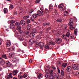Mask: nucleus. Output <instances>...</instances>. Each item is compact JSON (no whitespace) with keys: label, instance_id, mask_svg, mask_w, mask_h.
<instances>
[{"label":"nucleus","instance_id":"79ce46f5","mask_svg":"<svg viewBox=\"0 0 79 79\" xmlns=\"http://www.w3.org/2000/svg\"><path fill=\"white\" fill-rule=\"evenodd\" d=\"M21 27L19 26L18 27H17V30L19 31L21 29Z\"/></svg>","mask_w":79,"mask_h":79},{"label":"nucleus","instance_id":"49530a36","mask_svg":"<svg viewBox=\"0 0 79 79\" xmlns=\"http://www.w3.org/2000/svg\"><path fill=\"white\" fill-rule=\"evenodd\" d=\"M67 65V64L66 63H64L62 65V66L64 67H65Z\"/></svg>","mask_w":79,"mask_h":79},{"label":"nucleus","instance_id":"393cba45","mask_svg":"<svg viewBox=\"0 0 79 79\" xmlns=\"http://www.w3.org/2000/svg\"><path fill=\"white\" fill-rule=\"evenodd\" d=\"M10 25V26L9 28H13L15 27V25L13 23H11Z\"/></svg>","mask_w":79,"mask_h":79},{"label":"nucleus","instance_id":"ddd939ff","mask_svg":"<svg viewBox=\"0 0 79 79\" xmlns=\"http://www.w3.org/2000/svg\"><path fill=\"white\" fill-rule=\"evenodd\" d=\"M72 70V68L70 66H69L67 68V71L68 72H70Z\"/></svg>","mask_w":79,"mask_h":79},{"label":"nucleus","instance_id":"a18cd8bd","mask_svg":"<svg viewBox=\"0 0 79 79\" xmlns=\"http://www.w3.org/2000/svg\"><path fill=\"white\" fill-rule=\"evenodd\" d=\"M13 60L15 61H17V58L16 57H14L13 58Z\"/></svg>","mask_w":79,"mask_h":79},{"label":"nucleus","instance_id":"864d4df0","mask_svg":"<svg viewBox=\"0 0 79 79\" xmlns=\"http://www.w3.org/2000/svg\"><path fill=\"white\" fill-rule=\"evenodd\" d=\"M40 0H36V1H35V2L36 3H38L40 2Z\"/></svg>","mask_w":79,"mask_h":79},{"label":"nucleus","instance_id":"052dcab7","mask_svg":"<svg viewBox=\"0 0 79 79\" xmlns=\"http://www.w3.org/2000/svg\"><path fill=\"white\" fill-rule=\"evenodd\" d=\"M54 12L55 13H57V10L56 9H55L54 10Z\"/></svg>","mask_w":79,"mask_h":79},{"label":"nucleus","instance_id":"0eeeda50","mask_svg":"<svg viewBox=\"0 0 79 79\" xmlns=\"http://www.w3.org/2000/svg\"><path fill=\"white\" fill-rule=\"evenodd\" d=\"M4 66L10 67L11 66V63L9 61H7L5 62Z\"/></svg>","mask_w":79,"mask_h":79},{"label":"nucleus","instance_id":"ea45409f","mask_svg":"<svg viewBox=\"0 0 79 79\" xmlns=\"http://www.w3.org/2000/svg\"><path fill=\"white\" fill-rule=\"evenodd\" d=\"M77 29H75L74 31V34H75V35H77Z\"/></svg>","mask_w":79,"mask_h":79},{"label":"nucleus","instance_id":"c9c22d12","mask_svg":"<svg viewBox=\"0 0 79 79\" xmlns=\"http://www.w3.org/2000/svg\"><path fill=\"white\" fill-rule=\"evenodd\" d=\"M34 11V10L33 9H31L28 12L29 14L32 13V12H33Z\"/></svg>","mask_w":79,"mask_h":79},{"label":"nucleus","instance_id":"dca6fc26","mask_svg":"<svg viewBox=\"0 0 79 79\" xmlns=\"http://www.w3.org/2000/svg\"><path fill=\"white\" fill-rule=\"evenodd\" d=\"M43 77V75L41 73H40L38 75V79H40Z\"/></svg>","mask_w":79,"mask_h":79},{"label":"nucleus","instance_id":"aec40b11","mask_svg":"<svg viewBox=\"0 0 79 79\" xmlns=\"http://www.w3.org/2000/svg\"><path fill=\"white\" fill-rule=\"evenodd\" d=\"M22 73L21 72L18 75V77L20 79L22 78L23 77V76L21 75V74Z\"/></svg>","mask_w":79,"mask_h":79},{"label":"nucleus","instance_id":"9b49d317","mask_svg":"<svg viewBox=\"0 0 79 79\" xmlns=\"http://www.w3.org/2000/svg\"><path fill=\"white\" fill-rule=\"evenodd\" d=\"M20 24L23 26L25 25L26 24V22L24 20H22L20 22Z\"/></svg>","mask_w":79,"mask_h":79},{"label":"nucleus","instance_id":"f8f14e48","mask_svg":"<svg viewBox=\"0 0 79 79\" xmlns=\"http://www.w3.org/2000/svg\"><path fill=\"white\" fill-rule=\"evenodd\" d=\"M29 33H30V32L27 30H26L25 31V33L26 34V35L27 38V36H29Z\"/></svg>","mask_w":79,"mask_h":79},{"label":"nucleus","instance_id":"4468645a","mask_svg":"<svg viewBox=\"0 0 79 79\" xmlns=\"http://www.w3.org/2000/svg\"><path fill=\"white\" fill-rule=\"evenodd\" d=\"M77 66L76 65V64H72V68L74 70H75L77 69Z\"/></svg>","mask_w":79,"mask_h":79},{"label":"nucleus","instance_id":"a19ab883","mask_svg":"<svg viewBox=\"0 0 79 79\" xmlns=\"http://www.w3.org/2000/svg\"><path fill=\"white\" fill-rule=\"evenodd\" d=\"M61 75L63 77L64 76V72H63V70H61Z\"/></svg>","mask_w":79,"mask_h":79},{"label":"nucleus","instance_id":"c03bdc74","mask_svg":"<svg viewBox=\"0 0 79 79\" xmlns=\"http://www.w3.org/2000/svg\"><path fill=\"white\" fill-rule=\"evenodd\" d=\"M74 20L73 19L71 18L69 19V21L70 22H72Z\"/></svg>","mask_w":79,"mask_h":79},{"label":"nucleus","instance_id":"39448f33","mask_svg":"<svg viewBox=\"0 0 79 79\" xmlns=\"http://www.w3.org/2000/svg\"><path fill=\"white\" fill-rule=\"evenodd\" d=\"M6 62L2 58H0V64L2 66H5V64Z\"/></svg>","mask_w":79,"mask_h":79},{"label":"nucleus","instance_id":"69168bd1","mask_svg":"<svg viewBox=\"0 0 79 79\" xmlns=\"http://www.w3.org/2000/svg\"><path fill=\"white\" fill-rule=\"evenodd\" d=\"M29 17V16H27L26 17H25L24 18L26 19H27Z\"/></svg>","mask_w":79,"mask_h":79},{"label":"nucleus","instance_id":"9d476101","mask_svg":"<svg viewBox=\"0 0 79 79\" xmlns=\"http://www.w3.org/2000/svg\"><path fill=\"white\" fill-rule=\"evenodd\" d=\"M35 34L32 32V33H31L30 34H29V35L28 36H27V38H29V37H34Z\"/></svg>","mask_w":79,"mask_h":79},{"label":"nucleus","instance_id":"1a4fd4ad","mask_svg":"<svg viewBox=\"0 0 79 79\" xmlns=\"http://www.w3.org/2000/svg\"><path fill=\"white\" fill-rule=\"evenodd\" d=\"M15 54L14 52H10L9 53V57L11 59L13 58L15 56Z\"/></svg>","mask_w":79,"mask_h":79},{"label":"nucleus","instance_id":"603ef678","mask_svg":"<svg viewBox=\"0 0 79 79\" xmlns=\"http://www.w3.org/2000/svg\"><path fill=\"white\" fill-rule=\"evenodd\" d=\"M56 37H60V34L58 33H56Z\"/></svg>","mask_w":79,"mask_h":79},{"label":"nucleus","instance_id":"3c124183","mask_svg":"<svg viewBox=\"0 0 79 79\" xmlns=\"http://www.w3.org/2000/svg\"><path fill=\"white\" fill-rule=\"evenodd\" d=\"M56 21L58 22H61V21H62V19H57L56 20Z\"/></svg>","mask_w":79,"mask_h":79},{"label":"nucleus","instance_id":"2eb2a0df","mask_svg":"<svg viewBox=\"0 0 79 79\" xmlns=\"http://www.w3.org/2000/svg\"><path fill=\"white\" fill-rule=\"evenodd\" d=\"M29 42H31L30 44L31 45L33 44L34 43V40L32 39L30 40H29Z\"/></svg>","mask_w":79,"mask_h":79},{"label":"nucleus","instance_id":"412c9836","mask_svg":"<svg viewBox=\"0 0 79 79\" xmlns=\"http://www.w3.org/2000/svg\"><path fill=\"white\" fill-rule=\"evenodd\" d=\"M50 23H43V25L44 27L46 26H48L50 25Z\"/></svg>","mask_w":79,"mask_h":79},{"label":"nucleus","instance_id":"20e7f679","mask_svg":"<svg viewBox=\"0 0 79 79\" xmlns=\"http://www.w3.org/2000/svg\"><path fill=\"white\" fill-rule=\"evenodd\" d=\"M45 76L46 78H49V79H53L54 78V76L51 75H50L48 73H46Z\"/></svg>","mask_w":79,"mask_h":79},{"label":"nucleus","instance_id":"a878e982","mask_svg":"<svg viewBox=\"0 0 79 79\" xmlns=\"http://www.w3.org/2000/svg\"><path fill=\"white\" fill-rule=\"evenodd\" d=\"M66 35H62V37L65 40H67V39L66 37Z\"/></svg>","mask_w":79,"mask_h":79},{"label":"nucleus","instance_id":"f3484780","mask_svg":"<svg viewBox=\"0 0 79 79\" xmlns=\"http://www.w3.org/2000/svg\"><path fill=\"white\" fill-rule=\"evenodd\" d=\"M32 18L34 19H36L37 17V15L36 14H33L32 15Z\"/></svg>","mask_w":79,"mask_h":79},{"label":"nucleus","instance_id":"473e14b6","mask_svg":"<svg viewBox=\"0 0 79 79\" xmlns=\"http://www.w3.org/2000/svg\"><path fill=\"white\" fill-rule=\"evenodd\" d=\"M49 10L53 9V6L52 4H50L49 6Z\"/></svg>","mask_w":79,"mask_h":79},{"label":"nucleus","instance_id":"c756f323","mask_svg":"<svg viewBox=\"0 0 79 79\" xmlns=\"http://www.w3.org/2000/svg\"><path fill=\"white\" fill-rule=\"evenodd\" d=\"M45 11H44V13L47 14L49 12V10L45 8Z\"/></svg>","mask_w":79,"mask_h":79},{"label":"nucleus","instance_id":"4d7b16f0","mask_svg":"<svg viewBox=\"0 0 79 79\" xmlns=\"http://www.w3.org/2000/svg\"><path fill=\"white\" fill-rule=\"evenodd\" d=\"M56 77L57 79H58L60 78V76L59 74L56 75Z\"/></svg>","mask_w":79,"mask_h":79},{"label":"nucleus","instance_id":"5fc2aeb1","mask_svg":"<svg viewBox=\"0 0 79 79\" xmlns=\"http://www.w3.org/2000/svg\"><path fill=\"white\" fill-rule=\"evenodd\" d=\"M77 70H79V65L78 64L77 65Z\"/></svg>","mask_w":79,"mask_h":79},{"label":"nucleus","instance_id":"6e6d98bb","mask_svg":"<svg viewBox=\"0 0 79 79\" xmlns=\"http://www.w3.org/2000/svg\"><path fill=\"white\" fill-rule=\"evenodd\" d=\"M19 32L20 34H23L24 33V32L23 31V30H20L19 31Z\"/></svg>","mask_w":79,"mask_h":79},{"label":"nucleus","instance_id":"6e6552de","mask_svg":"<svg viewBox=\"0 0 79 79\" xmlns=\"http://www.w3.org/2000/svg\"><path fill=\"white\" fill-rule=\"evenodd\" d=\"M48 45H55L56 44V43L55 42H53L52 41H48L47 42Z\"/></svg>","mask_w":79,"mask_h":79},{"label":"nucleus","instance_id":"13d9d810","mask_svg":"<svg viewBox=\"0 0 79 79\" xmlns=\"http://www.w3.org/2000/svg\"><path fill=\"white\" fill-rule=\"evenodd\" d=\"M16 4H17L18 5H19V6H20V5L21 4V3L20 2H16Z\"/></svg>","mask_w":79,"mask_h":79},{"label":"nucleus","instance_id":"c85d7f7f","mask_svg":"<svg viewBox=\"0 0 79 79\" xmlns=\"http://www.w3.org/2000/svg\"><path fill=\"white\" fill-rule=\"evenodd\" d=\"M20 24V23H19V22H18L15 23V25L17 27L19 26Z\"/></svg>","mask_w":79,"mask_h":79},{"label":"nucleus","instance_id":"bf43d9fd","mask_svg":"<svg viewBox=\"0 0 79 79\" xmlns=\"http://www.w3.org/2000/svg\"><path fill=\"white\" fill-rule=\"evenodd\" d=\"M37 38H38L39 39L41 38V36L40 35H38L37 36Z\"/></svg>","mask_w":79,"mask_h":79},{"label":"nucleus","instance_id":"6ab92c4d","mask_svg":"<svg viewBox=\"0 0 79 79\" xmlns=\"http://www.w3.org/2000/svg\"><path fill=\"white\" fill-rule=\"evenodd\" d=\"M3 11H4V13L5 14H6L8 12V9L6 8H4L3 9Z\"/></svg>","mask_w":79,"mask_h":79},{"label":"nucleus","instance_id":"4be33fe9","mask_svg":"<svg viewBox=\"0 0 79 79\" xmlns=\"http://www.w3.org/2000/svg\"><path fill=\"white\" fill-rule=\"evenodd\" d=\"M2 57L3 58H4L5 59H7V56L6 54L2 55Z\"/></svg>","mask_w":79,"mask_h":79},{"label":"nucleus","instance_id":"5701e85b","mask_svg":"<svg viewBox=\"0 0 79 79\" xmlns=\"http://www.w3.org/2000/svg\"><path fill=\"white\" fill-rule=\"evenodd\" d=\"M15 23V22L14 20H12V21H8V23L9 24H11V23Z\"/></svg>","mask_w":79,"mask_h":79},{"label":"nucleus","instance_id":"4c0bfd02","mask_svg":"<svg viewBox=\"0 0 79 79\" xmlns=\"http://www.w3.org/2000/svg\"><path fill=\"white\" fill-rule=\"evenodd\" d=\"M69 14L68 12L66 11V12H64V15L65 16H67Z\"/></svg>","mask_w":79,"mask_h":79},{"label":"nucleus","instance_id":"cd10ccee","mask_svg":"<svg viewBox=\"0 0 79 79\" xmlns=\"http://www.w3.org/2000/svg\"><path fill=\"white\" fill-rule=\"evenodd\" d=\"M53 70H50L49 71V73L50 74H49V75H52L53 76Z\"/></svg>","mask_w":79,"mask_h":79},{"label":"nucleus","instance_id":"72a5a7b5","mask_svg":"<svg viewBox=\"0 0 79 79\" xmlns=\"http://www.w3.org/2000/svg\"><path fill=\"white\" fill-rule=\"evenodd\" d=\"M14 8V7H13V5L11 4L9 6V9L10 10H12V9Z\"/></svg>","mask_w":79,"mask_h":79},{"label":"nucleus","instance_id":"774afa93","mask_svg":"<svg viewBox=\"0 0 79 79\" xmlns=\"http://www.w3.org/2000/svg\"><path fill=\"white\" fill-rule=\"evenodd\" d=\"M74 20H75V22H76L77 21V18L75 17L74 18Z\"/></svg>","mask_w":79,"mask_h":79},{"label":"nucleus","instance_id":"37998d69","mask_svg":"<svg viewBox=\"0 0 79 79\" xmlns=\"http://www.w3.org/2000/svg\"><path fill=\"white\" fill-rule=\"evenodd\" d=\"M23 45H24L25 46L27 47V44L25 42H23Z\"/></svg>","mask_w":79,"mask_h":79},{"label":"nucleus","instance_id":"7ed1b4c3","mask_svg":"<svg viewBox=\"0 0 79 79\" xmlns=\"http://www.w3.org/2000/svg\"><path fill=\"white\" fill-rule=\"evenodd\" d=\"M55 40L56 43L57 44H60L62 42V39L59 37L56 38Z\"/></svg>","mask_w":79,"mask_h":79},{"label":"nucleus","instance_id":"423d86ee","mask_svg":"<svg viewBox=\"0 0 79 79\" xmlns=\"http://www.w3.org/2000/svg\"><path fill=\"white\" fill-rule=\"evenodd\" d=\"M69 25L71 26L70 27V28L71 30L75 29V27L73 26V22H70L69 23Z\"/></svg>","mask_w":79,"mask_h":79},{"label":"nucleus","instance_id":"e433bc0d","mask_svg":"<svg viewBox=\"0 0 79 79\" xmlns=\"http://www.w3.org/2000/svg\"><path fill=\"white\" fill-rule=\"evenodd\" d=\"M32 33H35L36 32V30L35 29H33L32 30Z\"/></svg>","mask_w":79,"mask_h":79},{"label":"nucleus","instance_id":"338daca9","mask_svg":"<svg viewBox=\"0 0 79 79\" xmlns=\"http://www.w3.org/2000/svg\"><path fill=\"white\" fill-rule=\"evenodd\" d=\"M29 62L30 63H32V59H30L29 60Z\"/></svg>","mask_w":79,"mask_h":79},{"label":"nucleus","instance_id":"a211bd4d","mask_svg":"<svg viewBox=\"0 0 79 79\" xmlns=\"http://www.w3.org/2000/svg\"><path fill=\"white\" fill-rule=\"evenodd\" d=\"M32 26L31 24H28L27 26V30H30Z\"/></svg>","mask_w":79,"mask_h":79},{"label":"nucleus","instance_id":"0e129e2a","mask_svg":"<svg viewBox=\"0 0 79 79\" xmlns=\"http://www.w3.org/2000/svg\"><path fill=\"white\" fill-rule=\"evenodd\" d=\"M18 14V12H14V15H17Z\"/></svg>","mask_w":79,"mask_h":79},{"label":"nucleus","instance_id":"e2e57ef3","mask_svg":"<svg viewBox=\"0 0 79 79\" xmlns=\"http://www.w3.org/2000/svg\"><path fill=\"white\" fill-rule=\"evenodd\" d=\"M51 29H52V28L51 27H48L46 29L48 30V31H49V30H50Z\"/></svg>","mask_w":79,"mask_h":79},{"label":"nucleus","instance_id":"de8ad7c7","mask_svg":"<svg viewBox=\"0 0 79 79\" xmlns=\"http://www.w3.org/2000/svg\"><path fill=\"white\" fill-rule=\"evenodd\" d=\"M30 23V20L29 19L27 20L26 21V23L27 24H28V23Z\"/></svg>","mask_w":79,"mask_h":79},{"label":"nucleus","instance_id":"680f3d73","mask_svg":"<svg viewBox=\"0 0 79 79\" xmlns=\"http://www.w3.org/2000/svg\"><path fill=\"white\" fill-rule=\"evenodd\" d=\"M27 74H24V75H23V77L24 78H25V77H27Z\"/></svg>","mask_w":79,"mask_h":79},{"label":"nucleus","instance_id":"7c9ffc66","mask_svg":"<svg viewBox=\"0 0 79 79\" xmlns=\"http://www.w3.org/2000/svg\"><path fill=\"white\" fill-rule=\"evenodd\" d=\"M44 48L46 49H48L50 48V47L48 45L46 44L44 46Z\"/></svg>","mask_w":79,"mask_h":79},{"label":"nucleus","instance_id":"f03ea898","mask_svg":"<svg viewBox=\"0 0 79 79\" xmlns=\"http://www.w3.org/2000/svg\"><path fill=\"white\" fill-rule=\"evenodd\" d=\"M40 10H41L40 11V10H38L37 11V15L40 16H42L43 15H44V10L42 9L41 8H40Z\"/></svg>","mask_w":79,"mask_h":79},{"label":"nucleus","instance_id":"09e8293b","mask_svg":"<svg viewBox=\"0 0 79 79\" xmlns=\"http://www.w3.org/2000/svg\"><path fill=\"white\" fill-rule=\"evenodd\" d=\"M8 76H9L10 78H13V77L12 76V73H9V75Z\"/></svg>","mask_w":79,"mask_h":79},{"label":"nucleus","instance_id":"b1692460","mask_svg":"<svg viewBox=\"0 0 79 79\" xmlns=\"http://www.w3.org/2000/svg\"><path fill=\"white\" fill-rule=\"evenodd\" d=\"M17 73L18 72L17 70L14 71L12 72V74L14 75H16Z\"/></svg>","mask_w":79,"mask_h":79},{"label":"nucleus","instance_id":"58836bf2","mask_svg":"<svg viewBox=\"0 0 79 79\" xmlns=\"http://www.w3.org/2000/svg\"><path fill=\"white\" fill-rule=\"evenodd\" d=\"M70 35V33L68 32L66 34V36L67 37H69Z\"/></svg>","mask_w":79,"mask_h":79},{"label":"nucleus","instance_id":"2f4dec72","mask_svg":"<svg viewBox=\"0 0 79 79\" xmlns=\"http://www.w3.org/2000/svg\"><path fill=\"white\" fill-rule=\"evenodd\" d=\"M7 46L9 47L11 46V43L10 42H7L6 43Z\"/></svg>","mask_w":79,"mask_h":79},{"label":"nucleus","instance_id":"8fccbe9b","mask_svg":"<svg viewBox=\"0 0 79 79\" xmlns=\"http://www.w3.org/2000/svg\"><path fill=\"white\" fill-rule=\"evenodd\" d=\"M10 77L9 76H6V79H10Z\"/></svg>","mask_w":79,"mask_h":79},{"label":"nucleus","instance_id":"bb28decb","mask_svg":"<svg viewBox=\"0 0 79 79\" xmlns=\"http://www.w3.org/2000/svg\"><path fill=\"white\" fill-rule=\"evenodd\" d=\"M64 7V6H63V5H62L61 4H60L58 6V8L60 9H61V8L63 9Z\"/></svg>","mask_w":79,"mask_h":79},{"label":"nucleus","instance_id":"f704fd0d","mask_svg":"<svg viewBox=\"0 0 79 79\" xmlns=\"http://www.w3.org/2000/svg\"><path fill=\"white\" fill-rule=\"evenodd\" d=\"M19 40H21V41H22L23 40H24V38L23 37L21 36L19 38Z\"/></svg>","mask_w":79,"mask_h":79},{"label":"nucleus","instance_id":"f257e3e1","mask_svg":"<svg viewBox=\"0 0 79 79\" xmlns=\"http://www.w3.org/2000/svg\"><path fill=\"white\" fill-rule=\"evenodd\" d=\"M44 46V43L43 42H40L39 43H36L35 44V46L36 48L38 47L40 48L41 49H43V48Z\"/></svg>","mask_w":79,"mask_h":79}]
</instances>
